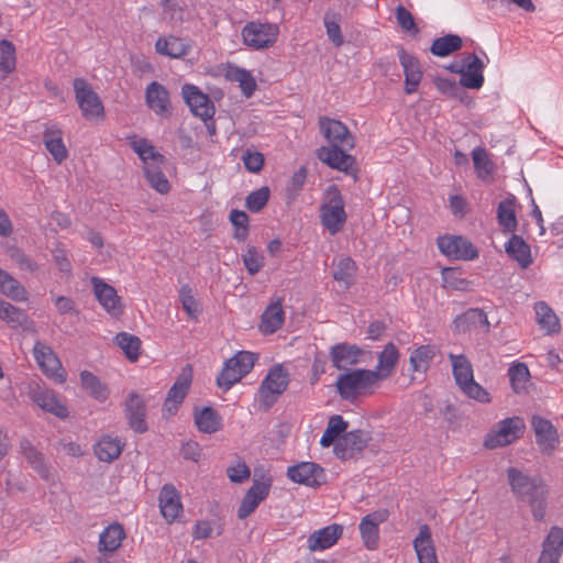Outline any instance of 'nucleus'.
Returning a JSON list of instances; mask_svg holds the SVG:
<instances>
[{
	"instance_id": "1",
	"label": "nucleus",
	"mask_w": 563,
	"mask_h": 563,
	"mask_svg": "<svg viewBox=\"0 0 563 563\" xmlns=\"http://www.w3.org/2000/svg\"><path fill=\"white\" fill-rule=\"evenodd\" d=\"M508 484L516 498L530 507L532 517L542 521L548 508V487L539 477H531L516 467L507 470Z\"/></svg>"
},
{
	"instance_id": "2",
	"label": "nucleus",
	"mask_w": 563,
	"mask_h": 563,
	"mask_svg": "<svg viewBox=\"0 0 563 563\" xmlns=\"http://www.w3.org/2000/svg\"><path fill=\"white\" fill-rule=\"evenodd\" d=\"M379 382L372 369H347L336 378V390L340 397L347 401H355L360 396L372 395Z\"/></svg>"
},
{
	"instance_id": "3",
	"label": "nucleus",
	"mask_w": 563,
	"mask_h": 563,
	"mask_svg": "<svg viewBox=\"0 0 563 563\" xmlns=\"http://www.w3.org/2000/svg\"><path fill=\"white\" fill-rule=\"evenodd\" d=\"M255 354L247 351H240L233 357L224 362L220 374L217 377L218 386L229 390L247 375L255 364Z\"/></svg>"
},
{
	"instance_id": "4",
	"label": "nucleus",
	"mask_w": 563,
	"mask_h": 563,
	"mask_svg": "<svg viewBox=\"0 0 563 563\" xmlns=\"http://www.w3.org/2000/svg\"><path fill=\"white\" fill-rule=\"evenodd\" d=\"M525 428V422L520 417H510L500 420L486 434L484 446L493 450L511 444L522 435Z\"/></svg>"
},
{
	"instance_id": "5",
	"label": "nucleus",
	"mask_w": 563,
	"mask_h": 563,
	"mask_svg": "<svg viewBox=\"0 0 563 563\" xmlns=\"http://www.w3.org/2000/svg\"><path fill=\"white\" fill-rule=\"evenodd\" d=\"M320 218L322 225L332 235L343 229L346 222V213L343 197L336 187L329 189L327 200L320 208Z\"/></svg>"
},
{
	"instance_id": "6",
	"label": "nucleus",
	"mask_w": 563,
	"mask_h": 563,
	"mask_svg": "<svg viewBox=\"0 0 563 563\" xmlns=\"http://www.w3.org/2000/svg\"><path fill=\"white\" fill-rule=\"evenodd\" d=\"M288 386V374L282 365H274L263 379L258 389V401L269 408Z\"/></svg>"
},
{
	"instance_id": "7",
	"label": "nucleus",
	"mask_w": 563,
	"mask_h": 563,
	"mask_svg": "<svg viewBox=\"0 0 563 563\" xmlns=\"http://www.w3.org/2000/svg\"><path fill=\"white\" fill-rule=\"evenodd\" d=\"M279 29L273 23L249 22L242 30L245 45L254 49H263L274 45Z\"/></svg>"
},
{
	"instance_id": "8",
	"label": "nucleus",
	"mask_w": 563,
	"mask_h": 563,
	"mask_svg": "<svg viewBox=\"0 0 563 563\" xmlns=\"http://www.w3.org/2000/svg\"><path fill=\"white\" fill-rule=\"evenodd\" d=\"M272 477L268 474H262L260 478H253L251 487L245 493L238 509L240 519L247 518L255 511L258 505L268 496L272 487Z\"/></svg>"
},
{
	"instance_id": "9",
	"label": "nucleus",
	"mask_w": 563,
	"mask_h": 563,
	"mask_svg": "<svg viewBox=\"0 0 563 563\" xmlns=\"http://www.w3.org/2000/svg\"><path fill=\"white\" fill-rule=\"evenodd\" d=\"M74 90L78 107L86 119H93L103 114L104 109L99 96L85 79L76 78Z\"/></svg>"
},
{
	"instance_id": "10",
	"label": "nucleus",
	"mask_w": 563,
	"mask_h": 563,
	"mask_svg": "<svg viewBox=\"0 0 563 563\" xmlns=\"http://www.w3.org/2000/svg\"><path fill=\"white\" fill-rule=\"evenodd\" d=\"M33 355L38 367L47 377L58 383L65 382V371L51 346L36 341L33 347Z\"/></svg>"
},
{
	"instance_id": "11",
	"label": "nucleus",
	"mask_w": 563,
	"mask_h": 563,
	"mask_svg": "<svg viewBox=\"0 0 563 563\" xmlns=\"http://www.w3.org/2000/svg\"><path fill=\"white\" fill-rule=\"evenodd\" d=\"M438 247L442 254L454 260L472 261L478 257L477 249L463 236H440L438 239Z\"/></svg>"
},
{
	"instance_id": "12",
	"label": "nucleus",
	"mask_w": 563,
	"mask_h": 563,
	"mask_svg": "<svg viewBox=\"0 0 563 563\" xmlns=\"http://www.w3.org/2000/svg\"><path fill=\"white\" fill-rule=\"evenodd\" d=\"M484 68V62L476 54H464L460 68L455 69V73L461 75L460 85L468 89L482 88Z\"/></svg>"
},
{
	"instance_id": "13",
	"label": "nucleus",
	"mask_w": 563,
	"mask_h": 563,
	"mask_svg": "<svg viewBox=\"0 0 563 563\" xmlns=\"http://www.w3.org/2000/svg\"><path fill=\"white\" fill-rule=\"evenodd\" d=\"M181 95L194 115L203 121L211 120L214 115V106L209 96L197 86L186 84L181 88Z\"/></svg>"
},
{
	"instance_id": "14",
	"label": "nucleus",
	"mask_w": 563,
	"mask_h": 563,
	"mask_svg": "<svg viewBox=\"0 0 563 563\" xmlns=\"http://www.w3.org/2000/svg\"><path fill=\"white\" fill-rule=\"evenodd\" d=\"M290 481L309 487H318L325 483L324 470L313 462H301L287 468Z\"/></svg>"
},
{
	"instance_id": "15",
	"label": "nucleus",
	"mask_w": 563,
	"mask_h": 563,
	"mask_svg": "<svg viewBox=\"0 0 563 563\" xmlns=\"http://www.w3.org/2000/svg\"><path fill=\"white\" fill-rule=\"evenodd\" d=\"M389 517L387 509H378L362 518L360 522V533L364 545L368 550H375L379 540V525Z\"/></svg>"
},
{
	"instance_id": "16",
	"label": "nucleus",
	"mask_w": 563,
	"mask_h": 563,
	"mask_svg": "<svg viewBox=\"0 0 563 563\" xmlns=\"http://www.w3.org/2000/svg\"><path fill=\"white\" fill-rule=\"evenodd\" d=\"M93 292L101 307L111 316L119 317L123 312V305L117 290L99 277H92Z\"/></svg>"
},
{
	"instance_id": "17",
	"label": "nucleus",
	"mask_w": 563,
	"mask_h": 563,
	"mask_svg": "<svg viewBox=\"0 0 563 563\" xmlns=\"http://www.w3.org/2000/svg\"><path fill=\"white\" fill-rule=\"evenodd\" d=\"M350 150L341 146H322L318 150L317 156L329 167L350 174L355 165V158L346 153Z\"/></svg>"
},
{
	"instance_id": "18",
	"label": "nucleus",
	"mask_w": 563,
	"mask_h": 563,
	"mask_svg": "<svg viewBox=\"0 0 563 563\" xmlns=\"http://www.w3.org/2000/svg\"><path fill=\"white\" fill-rule=\"evenodd\" d=\"M124 412L128 423L132 430L137 433H144L147 431L146 418V405L143 397L132 391L128 395L124 404Z\"/></svg>"
},
{
	"instance_id": "19",
	"label": "nucleus",
	"mask_w": 563,
	"mask_h": 563,
	"mask_svg": "<svg viewBox=\"0 0 563 563\" xmlns=\"http://www.w3.org/2000/svg\"><path fill=\"white\" fill-rule=\"evenodd\" d=\"M319 122L320 129L330 146L354 147V137L342 122L329 118H321Z\"/></svg>"
},
{
	"instance_id": "20",
	"label": "nucleus",
	"mask_w": 563,
	"mask_h": 563,
	"mask_svg": "<svg viewBox=\"0 0 563 563\" xmlns=\"http://www.w3.org/2000/svg\"><path fill=\"white\" fill-rule=\"evenodd\" d=\"M531 426L541 451L552 453L559 444V434L552 422L540 416H532Z\"/></svg>"
},
{
	"instance_id": "21",
	"label": "nucleus",
	"mask_w": 563,
	"mask_h": 563,
	"mask_svg": "<svg viewBox=\"0 0 563 563\" xmlns=\"http://www.w3.org/2000/svg\"><path fill=\"white\" fill-rule=\"evenodd\" d=\"M398 58L405 75V92L412 95L418 90L423 76L420 63L402 47L398 49Z\"/></svg>"
},
{
	"instance_id": "22",
	"label": "nucleus",
	"mask_w": 563,
	"mask_h": 563,
	"mask_svg": "<svg viewBox=\"0 0 563 563\" xmlns=\"http://www.w3.org/2000/svg\"><path fill=\"white\" fill-rule=\"evenodd\" d=\"M33 401L44 411L54 415L57 418L68 417V408L58 397V395L48 388L37 387L32 390Z\"/></svg>"
},
{
	"instance_id": "23",
	"label": "nucleus",
	"mask_w": 563,
	"mask_h": 563,
	"mask_svg": "<svg viewBox=\"0 0 563 563\" xmlns=\"http://www.w3.org/2000/svg\"><path fill=\"white\" fill-rule=\"evenodd\" d=\"M147 107L156 114L163 118L170 115V100L168 90L157 81H152L145 91Z\"/></svg>"
},
{
	"instance_id": "24",
	"label": "nucleus",
	"mask_w": 563,
	"mask_h": 563,
	"mask_svg": "<svg viewBox=\"0 0 563 563\" xmlns=\"http://www.w3.org/2000/svg\"><path fill=\"white\" fill-rule=\"evenodd\" d=\"M343 533V527L333 523L313 531L307 540L308 549L311 552L324 551L333 547Z\"/></svg>"
},
{
	"instance_id": "25",
	"label": "nucleus",
	"mask_w": 563,
	"mask_h": 563,
	"mask_svg": "<svg viewBox=\"0 0 563 563\" xmlns=\"http://www.w3.org/2000/svg\"><path fill=\"white\" fill-rule=\"evenodd\" d=\"M363 355V350L355 344L338 343L330 349V358L336 369H347L356 365Z\"/></svg>"
},
{
	"instance_id": "26",
	"label": "nucleus",
	"mask_w": 563,
	"mask_h": 563,
	"mask_svg": "<svg viewBox=\"0 0 563 563\" xmlns=\"http://www.w3.org/2000/svg\"><path fill=\"white\" fill-rule=\"evenodd\" d=\"M366 446V438L360 430L345 432L334 444V453L341 460L352 457Z\"/></svg>"
},
{
	"instance_id": "27",
	"label": "nucleus",
	"mask_w": 563,
	"mask_h": 563,
	"mask_svg": "<svg viewBox=\"0 0 563 563\" xmlns=\"http://www.w3.org/2000/svg\"><path fill=\"white\" fill-rule=\"evenodd\" d=\"M126 533L123 526L119 522H112L103 529L99 536L98 551L101 555L113 554L122 544Z\"/></svg>"
},
{
	"instance_id": "28",
	"label": "nucleus",
	"mask_w": 563,
	"mask_h": 563,
	"mask_svg": "<svg viewBox=\"0 0 563 563\" xmlns=\"http://www.w3.org/2000/svg\"><path fill=\"white\" fill-rule=\"evenodd\" d=\"M563 552V530L552 527L543 541L538 563H559Z\"/></svg>"
},
{
	"instance_id": "29",
	"label": "nucleus",
	"mask_w": 563,
	"mask_h": 563,
	"mask_svg": "<svg viewBox=\"0 0 563 563\" xmlns=\"http://www.w3.org/2000/svg\"><path fill=\"white\" fill-rule=\"evenodd\" d=\"M159 508L167 522L175 521L183 511L180 497L172 485H164L159 493Z\"/></svg>"
},
{
	"instance_id": "30",
	"label": "nucleus",
	"mask_w": 563,
	"mask_h": 563,
	"mask_svg": "<svg viewBox=\"0 0 563 563\" xmlns=\"http://www.w3.org/2000/svg\"><path fill=\"white\" fill-rule=\"evenodd\" d=\"M190 48V41L174 35L159 36L155 43L156 52L170 58H181L189 53Z\"/></svg>"
},
{
	"instance_id": "31",
	"label": "nucleus",
	"mask_w": 563,
	"mask_h": 563,
	"mask_svg": "<svg viewBox=\"0 0 563 563\" xmlns=\"http://www.w3.org/2000/svg\"><path fill=\"white\" fill-rule=\"evenodd\" d=\"M43 140L46 150L56 163L60 164L67 158L68 152L63 142V132L57 124L46 125L43 133Z\"/></svg>"
},
{
	"instance_id": "32",
	"label": "nucleus",
	"mask_w": 563,
	"mask_h": 563,
	"mask_svg": "<svg viewBox=\"0 0 563 563\" xmlns=\"http://www.w3.org/2000/svg\"><path fill=\"white\" fill-rule=\"evenodd\" d=\"M413 548L419 563H438L430 528L423 525L413 539Z\"/></svg>"
},
{
	"instance_id": "33",
	"label": "nucleus",
	"mask_w": 563,
	"mask_h": 563,
	"mask_svg": "<svg viewBox=\"0 0 563 563\" xmlns=\"http://www.w3.org/2000/svg\"><path fill=\"white\" fill-rule=\"evenodd\" d=\"M399 360L398 349L394 343L385 345L384 350L378 354V362L375 369H372L376 374L378 382L389 378Z\"/></svg>"
},
{
	"instance_id": "34",
	"label": "nucleus",
	"mask_w": 563,
	"mask_h": 563,
	"mask_svg": "<svg viewBox=\"0 0 563 563\" xmlns=\"http://www.w3.org/2000/svg\"><path fill=\"white\" fill-rule=\"evenodd\" d=\"M190 387V376H180L170 387L164 402L163 411L169 416L175 415L185 399Z\"/></svg>"
},
{
	"instance_id": "35",
	"label": "nucleus",
	"mask_w": 563,
	"mask_h": 563,
	"mask_svg": "<svg viewBox=\"0 0 563 563\" xmlns=\"http://www.w3.org/2000/svg\"><path fill=\"white\" fill-rule=\"evenodd\" d=\"M285 320V312L282 300L273 301L263 312L260 329L264 334L275 333L282 328Z\"/></svg>"
},
{
	"instance_id": "36",
	"label": "nucleus",
	"mask_w": 563,
	"mask_h": 563,
	"mask_svg": "<svg viewBox=\"0 0 563 563\" xmlns=\"http://www.w3.org/2000/svg\"><path fill=\"white\" fill-rule=\"evenodd\" d=\"M123 446L119 438L104 435L95 444L93 451L99 461L111 463L120 456Z\"/></svg>"
},
{
	"instance_id": "37",
	"label": "nucleus",
	"mask_w": 563,
	"mask_h": 563,
	"mask_svg": "<svg viewBox=\"0 0 563 563\" xmlns=\"http://www.w3.org/2000/svg\"><path fill=\"white\" fill-rule=\"evenodd\" d=\"M194 420L197 429L208 434L219 431L222 427L220 415L211 407H203L200 410L196 409Z\"/></svg>"
},
{
	"instance_id": "38",
	"label": "nucleus",
	"mask_w": 563,
	"mask_h": 563,
	"mask_svg": "<svg viewBox=\"0 0 563 563\" xmlns=\"http://www.w3.org/2000/svg\"><path fill=\"white\" fill-rule=\"evenodd\" d=\"M0 294L18 302L29 298L25 287L8 272L0 268Z\"/></svg>"
},
{
	"instance_id": "39",
	"label": "nucleus",
	"mask_w": 563,
	"mask_h": 563,
	"mask_svg": "<svg viewBox=\"0 0 563 563\" xmlns=\"http://www.w3.org/2000/svg\"><path fill=\"white\" fill-rule=\"evenodd\" d=\"M516 198L508 197L499 202L497 208L498 224L504 232L514 233L517 230Z\"/></svg>"
},
{
	"instance_id": "40",
	"label": "nucleus",
	"mask_w": 563,
	"mask_h": 563,
	"mask_svg": "<svg viewBox=\"0 0 563 563\" xmlns=\"http://www.w3.org/2000/svg\"><path fill=\"white\" fill-rule=\"evenodd\" d=\"M165 162H152V164H147L143 166L144 176L148 183V185L156 190L157 192L165 195L170 190V184L162 170V167L165 165Z\"/></svg>"
},
{
	"instance_id": "41",
	"label": "nucleus",
	"mask_w": 563,
	"mask_h": 563,
	"mask_svg": "<svg viewBox=\"0 0 563 563\" xmlns=\"http://www.w3.org/2000/svg\"><path fill=\"white\" fill-rule=\"evenodd\" d=\"M505 251L522 268H527L532 263L530 246L519 235L512 234L505 245Z\"/></svg>"
},
{
	"instance_id": "42",
	"label": "nucleus",
	"mask_w": 563,
	"mask_h": 563,
	"mask_svg": "<svg viewBox=\"0 0 563 563\" xmlns=\"http://www.w3.org/2000/svg\"><path fill=\"white\" fill-rule=\"evenodd\" d=\"M455 325L459 330L466 331L472 328L483 329L485 332L489 330V322L486 313L482 309H468L455 319Z\"/></svg>"
},
{
	"instance_id": "43",
	"label": "nucleus",
	"mask_w": 563,
	"mask_h": 563,
	"mask_svg": "<svg viewBox=\"0 0 563 563\" xmlns=\"http://www.w3.org/2000/svg\"><path fill=\"white\" fill-rule=\"evenodd\" d=\"M472 159L477 177L482 180L493 179L495 164L490 159L488 152L484 147H475L472 151Z\"/></svg>"
},
{
	"instance_id": "44",
	"label": "nucleus",
	"mask_w": 563,
	"mask_h": 563,
	"mask_svg": "<svg viewBox=\"0 0 563 563\" xmlns=\"http://www.w3.org/2000/svg\"><path fill=\"white\" fill-rule=\"evenodd\" d=\"M130 145L143 162V166L152 164V162H165V156L158 153L151 142L144 137L134 135L130 139Z\"/></svg>"
},
{
	"instance_id": "45",
	"label": "nucleus",
	"mask_w": 563,
	"mask_h": 563,
	"mask_svg": "<svg viewBox=\"0 0 563 563\" xmlns=\"http://www.w3.org/2000/svg\"><path fill=\"white\" fill-rule=\"evenodd\" d=\"M80 382L82 388L96 400L103 402L109 397V389L106 384L89 371L80 373Z\"/></svg>"
},
{
	"instance_id": "46",
	"label": "nucleus",
	"mask_w": 563,
	"mask_h": 563,
	"mask_svg": "<svg viewBox=\"0 0 563 563\" xmlns=\"http://www.w3.org/2000/svg\"><path fill=\"white\" fill-rule=\"evenodd\" d=\"M449 358L451 361L454 379L460 388L474 378L472 364L465 355L451 353L449 354Z\"/></svg>"
},
{
	"instance_id": "47",
	"label": "nucleus",
	"mask_w": 563,
	"mask_h": 563,
	"mask_svg": "<svg viewBox=\"0 0 563 563\" xmlns=\"http://www.w3.org/2000/svg\"><path fill=\"white\" fill-rule=\"evenodd\" d=\"M534 311L538 324L545 330L548 334L559 332L560 323L554 311L544 302L539 301L534 305Z\"/></svg>"
},
{
	"instance_id": "48",
	"label": "nucleus",
	"mask_w": 563,
	"mask_h": 563,
	"mask_svg": "<svg viewBox=\"0 0 563 563\" xmlns=\"http://www.w3.org/2000/svg\"><path fill=\"white\" fill-rule=\"evenodd\" d=\"M437 349L434 345H421L415 349L409 357L410 366L413 372L424 373L433 357Z\"/></svg>"
},
{
	"instance_id": "49",
	"label": "nucleus",
	"mask_w": 563,
	"mask_h": 563,
	"mask_svg": "<svg viewBox=\"0 0 563 563\" xmlns=\"http://www.w3.org/2000/svg\"><path fill=\"white\" fill-rule=\"evenodd\" d=\"M463 45V41L459 35L448 34L433 41L430 52L439 57H445L459 51Z\"/></svg>"
},
{
	"instance_id": "50",
	"label": "nucleus",
	"mask_w": 563,
	"mask_h": 563,
	"mask_svg": "<svg viewBox=\"0 0 563 563\" xmlns=\"http://www.w3.org/2000/svg\"><path fill=\"white\" fill-rule=\"evenodd\" d=\"M21 449L26 461L31 464L34 471L37 472L40 476L47 479L49 477V466L45 462V459L41 452H38L29 441H23L21 443Z\"/></svg>"
},
{
	"instance_id": "51",
	"label": "nucleus",
	"mask_w": 563,
	"mask_h": 563,
	"mask_svg": "<svg viewBox=\"0 0 563 563\" xmlns=\"http://www.w3.org/2000/svg\"><path fill=\"white\" fill-rule=\"evenodd\" d=\"M347 428V422L340 415L332 416L328 426L321 437L320 444L323 448H329L332 444H335L340 435L345 432Z\"/></svg>"
},
{
	"instance_id": "52",
	"label": "nucleus",
	"mask_w": 563,
	"mask_h": 563,
	"mask_svg": "<svg viewBox=\"0 0 563 563\" xmlns=\"http://www.w3.org/2000/svg\"><path fill=\"white\" fill-rule=\"evenodd\" d=\"M0 319L10 328L16 329L26 323L27 316L22 309L0 299Z\"/></svg>"
},
{
	"instance_id": "53",
	"label": "nucleus",
	"mask_w": 563,
	"mask_h": 563,
	"mask_svg": "<svg viewBox=\"0 0 563 563\" xmlns=\"http://www.w3.org/2000/svg\"><path fill=\"white\" fill-rule=\"evenodd\" d=\"M355 269V262L351 257L343 256L335 265L333 278L338 283L343 284L345 288H349L354 282Z\"/></svg>"
},
{
	"instance_id": "54",
	"label": "nucleus",
	"mask_w": 563,
	"mask_h": 563,
	"mask_svg": "<svg viewBox=\"0 0 563 563\" xmlns=\"http://www.w3.org/2000/svg\"><path fill=\"white\" fill-rule=\"evenodd\" d=\"M508 376L511 388L515 393L520 394L527 390L530 372L525 363H517L509 367Z\"/></svg>"
},
{
	"instance_id": "55",
	"label": "nucleus",
	"mask_w": 563,
	"mask_h": 563,
	"mask_svg": "<svg viewBox=\"0 0 563 563\" xmlns=\"http://www.w3.org/2000/svg\"><path fill=\"white\" fill-rule=\"evenodd\" d=\"M16 67V55L14 45L8 40L0 41V73L7 77Z\"/></svg>"
},
{
	"instance_id": "56",
	"label": "nucleus",
	"mask_w": 563,
	"mask_h": 563,
	"mask_svg": "<svg viewBox=\"0 0 563 563\" xmlns=\"http://www.w3.org/2000/svg\"><path fill=\"white\" fill-rule=\"evenodd\" d=\"M5 254L21 271L34 273L38 269L37 263L22 249L15 245L8 246L5 249Z\"/></svg>"
},
{
	"instance_id": "57",
	"label": "nucleus",
	"mask_w": 563,
	"mask_h": 563,
	"mask_svg": "<svg viewBox=\"0 0 563 563\" xmlns=\"http://www.w3.org/2000/svg\"><path fill=\"white\" fill-rule=\"evenodd\" d=\"M228 76L231 80L239 82V86L245 97H251L256 90V81L250 71L240 68H230Z\"/></svg>"
},
{
	"instance_id": "58",
	"label": "nucleus",
	"mask_w": 563,
	"mask_h": 563,
	"mask_svg": "<svg viewBox=\"0 0 563 563\" xmlns=\"http://www.w3.org/2000/svg\"><path fill=\"white\" fill-rule=\"evenodd\" d=\"M323 22L329 40L335 46H341L344 42L340 27L341 14L333 11H327L323 16Z\"/></svg>"
},
{
	"instance_id": "59",
	"label": "nucleus",
	"mask_w": 563,
	"mask_h": 563,
	"mask_svg": "<svg viewBox=\"0 0 563 563\" xmlns=\"http://www.w3.org/2000/svg\"><path fill=\"white\" fill-rule=\"evenodd\" d=\"M115 342L123 350L129 360H137L141 347V340L137 336L121 332L115 336Z\"/></svg>"
},
{
	"instance_id": "60",
	"label": "nucleus",
	"mask_w": 563,
	"mask_h": 563,
	"mask_svg": "<svg viewBox=\"0 0 563 563\" xmlns=\"http://www.w3.org/2000/svg\"><path fill=\"white\" fill-rule=\"evenodd\" d=\"M243 263L251 275L258 273L264 266V256L255 246H247L242 254Z\"/></svg>"
},
{
	"instance_id": "61",
	"label": "nucleus",
	"mask_w": 563,
	"mask_h": 563,
	"mask_svg": "<svg viewBox=\"0 0 563 563\" xmlns=\"http://www.w3.org/2000/svg\"><path fill=\"white\" fill-rule=\"evenodd\" d=\"M269 189L268 187H262L247 195L245 199L246 208L252 212L261 211L268 202Z\"/></svg>"
},
{
	"instance_id": "62",
	"label": "nucleus",
	"mask_w": 563,
	"mask_h": 563,
	"mask_svg": "<svg viewBox=\"0 0 563 563\" xmlns=\"http://www.w3.org/2000/svg\"><path fill=\"white\" fill-rule=\"evenodd\" d=\"M461 390L470 398L475 399L482 404H488L490 402V395L489 393L481 386L478 383L474 380V378L463 385L461 387Z\"/></svg>"
},
{
	"instance_id": "63",
	"label": "nucleus",
	"mask_w": 563,
	"mask_h": 563,
	"mask_svg": "<svg viewBox=\"0 0 563 563\" xmlns=\"http://www.w3.org/2000/svg\"><path fill=\"white\" fill-rule=\"evenodd\" d=\"M443 283L446 287L456 290H465L468 282L461 277V273L454 268H444L442 272Z\"/></svg>"
},
{
	"instance_id": "64",
	"label": "nucleus",
	"mask_w": 563,
	"mask_h": 563,
	"mask_svg": "<svg viewBox=\"0 0 563 563\" xmlns=\"http://www.w3.org/2000/svg\"><path fill=\"white\" fill-rule=\"evenodd\" d=\"M164 18L172 23H180L184 19V11L176 0H161Z\"/></svg>"
}]
</instances>
